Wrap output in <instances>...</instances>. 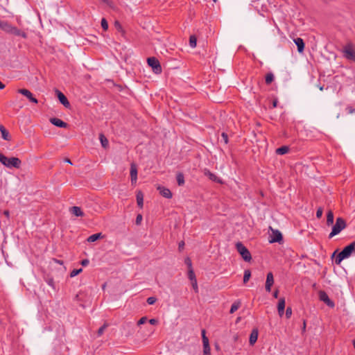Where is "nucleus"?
Returning a JSON list of instances; mask_svg holds the SVG:
<instances>
[{
  "mask_svg": "<svg viewBox=\"0 0 355 355\" xmlns=\"http://www.w3.org/2000/svg\"><path fill=\"white\" fill-rule=\"evenodd\" d=\"M355 252V241L349 245L345 247L341 252L337 254V250L334 251L331 255V258L334 259L335 264L340 265L343 260L349 258Z\"/></svg>",
  "mask_w": 355,
  "mask_h": 355,
  "instance_id": "obj_1",
  "label": "nucleus"
},
{
  "mask_svg": "<svg viewBox=\"0 0 355 355\" xmlns=\"http://www.w3.org/2000/svg\"><path fill=\"white\" fill-rule=\"evenodd\" d=\"M0 162L8 168H19L21 164V161L19 158L15 157H7L2 153H0Z\"/></svg>",
  "mask_w": 355,
  "mask_h": 355,
  "instance_id": "obj_2",
  "label": "nucleus"
},
{
  "mask_svg": "<svg viewBox=\"0 0 355 355\" xmlns=\"http://www.w3.org/2000/svg\"><path fill=\"white\" fill-rule=\"evenodd\" d=\"M346 227V223L345 220L340 217L337 218L336 223L332 227V230L329 234V238L331 239L334 236L338 234L343 230Z\"/></svg>",
  "mask_w": 355,
  "mask_h": 355,
  "instance_id": "obj_3",
  "label": "nucleus"
},
{
  "mask_svg": "<svg viewBox=\"0 0 355 355\" xmlns=\"http://www.w3.org/2000/svg\"><path fill=\"white\" fill-rule=\"evenodd\" d=\"M342 53L345 59L355 62V49L352 43L345 45L343 47Z\"/></svg>",
  "mask_w": 355,
  "mask_h": 355,
  "instance_id": "obj_4",
  "label": "nucleus"
},
{
  "mask_svg": "<svg viewBox=\"0 0 355 355\" xmlns=\"http://www.w3.org/2000/svg\"><path fill=\"white\" fill-rule=\"evenodd\" d=\"M237 251L241 255L242 258L245 261H250L252 259L251 254L248 248L241 242L236 244Z\"/></svg>",
  "mask_w": 355,
  "mask_h": 355,
  "instance_id": "obj_5",
  "label": "nucleus"
},
{
  "mask_svg": "<svg viewBox=\"0 0 355 355\" xmlns=\"http://www.w3.org/2000/svg\"><path fill=\"white\" fill-rule=\"evenodd\" d=\"M148 64L152 68L153 72L156 74L162 73V69L159 60L155 57H150L147 59Z\"/></svg>",
  "mask_w": 355,
  "mask_h": 355,
  "instance_id": "obj_6",
  "label": "nucleus"
},
{
  "mask_svg": "<svg viewBox=\"0 0 355 355\" xmlns=\"http://www.w3.org/2000/svg\"><path fill=\"white\" fill-rule=\"evenodd\" d=\"M102 3H105L110 10L115 13H120L121 9L119 4L113 0H100Z\"/></svg>",
  "mask_w": 355,
  "mask_h": 355,
  "instance_id": "obj_7",
  "label": "nucleus"
},
{
  "mask_svg": "<svg viewBox=\"0 0 355 355\" xmlns=\"http://www.w3.org/2000/svg\"><path fill=\"white\" fill-rule=\"evenodd\" d=\"M318 295H319V298L322 302L325 303L328 306H329L331 308L334 307V306H335L334 302L329 299L328 295L327 294V293L325 291H319Z\"/></svg>",
  "mask_w": 355,
  "mask_h": 355,
  "instance_id": "obj_8",
  "label": "nucleus"
},
{
  "mask_svg": "<svg viewBox=\"0 0 355 355\" xmlns=\"http://www.w3.org/2000/svg\"><path fill=\"white\" fill-rule=\"evenodd\" d=\"M18 93L26 96L31 103H33L35 104H37L38 103V101L35 97H34L33 94L26 89H19L18 90Z\"/></svg>",
  "mask_w": 355,
  "mask_h": 355,
  "instance_id": "obj_9",
  "label": "nucleus"
},
{
  "mask_svg": "<svg viewBox=\"0 0 355 355\" xmlns=\"http://www.w3.org/2000/svg\"><path fill=\"white\" fill-rule=\"evenodd\" d=\"M283 239L282 234L279 230H272V234L270 236L269 242L272 243H280Z\"/></svg>",
  "mask_w": 355,
  "mask_h": 355,
  "instance_id": "obj_10",
  "label": "nucleus"
},
{
  "mask_svg": "<svg viewBox=\"0 0 355 355\" xmlns=\"http://www.w3.org/2000/svg\"><path fill=\"white\" fill-rule=\"evenodd\" d=\"M204 174H205V175L207 176L209 178V179L211 180L213 182H217V183H219V184H223V182L221 178H218L216 174L211 173L208 169H205Z\"/></svg>",
  "mask_w": 355,
  "mask_h": 355,
  "instance_id": "obj_11",
  "label": "nucleus"
},
{
  "mask_svg": "<svg viewBox=\"0 0 355 355\" xmlns=\"http://www.w3.org/2000/svg\"><path fill=\"white\" fill-rule=\"evenodd\" d=\"M273 284H274L273 274L271 272H269L267 274L266 281V286H265L266 291L267 292H270L271 291V287L273 285Z\"/></svg>",
  "mask_w": 355,
  "mask_h": 355,
  "instance_id": "obj_12",
  "label": "nucleus"
},
{
  "mask_svg": "<svg viewBox=\"0 0 355 355\" xmlns=\"http://www.w3.org/2000/svg\"><path fill=\"white\" fill-rule=\"evenodd\" d=\"M56 94L60 103H62L65 107H69L70 106V103L64 94L59 90H56Z\"/></svg>",
  "mask_w": 355,
  "mask_h": 355,
  "instance_id": "obj_13",
  "label": "nucleus"
},
{
  "mask_svg": "<svg viewBox=\"0 0 355 355\" xmlns=\"http://www.w3.org/2000/svg\"><path fill=\"white\" fill-rule=\"evenodd\" d=\"M157 190H159V193L164 198L170 199L172 198L173 195L170 189L164 187L159 186L157 187Z\"/></svg>",
  "mask_w": 355,
  "mask_h": 355,
  "instance_id": "obj_14",
  "label": "nucleus"
},
{
  "mask_svg": "<svg viewBox=\"0 0 355 355\" xmlns=\"http://www.w3.org/2000/svg\"><path fill=\"white\" fill-rule=\"evenodd\" d=\"M50 122L57 126V127H60V128H66L67 126H68V124L65 122H64L63 121H62L61 119H58V118H51L50 119Z\"/></svg>",
  "mask_w": 355,
  "mask_h": 355,
  "instance_id": "obj_15",
  "label": "nucleus"
},
{
  "mask_svg": "<svg viewBox=\"0 0 355 355\" xmlns=\"http://www.w3.org/2000/svg\"><path fill=\"white\" fill-rule=\"evenodd\" d=\"M10 31H8V33H12L15 35H17V36H21L24 38H26V33H24V31H21L20 29L15 27V26H12L11 25L10 26Z\"/></svg>",
  "mask_w": 355,
  "mask_h": 355,
  "instance_id": "obj_16",
  "label": "nucleus"
},
{
  "mask_svg": "<svg viewBox=\"0 0 355 355\" xmlns=\"http://www.w3.org/2000/svg\"><path fill=\"white\" fill-rule=\"evenodd\" d=\"M284 309H285V299L284 297H282L279 300L278 304H277V311L278 314L280 317H282L284 313Z\"/></svg>",
  "mask_w": 355,
  "mask_h": 355,
  "instance_id": "obj_17",
  "label": "nucleus"
},
{
  "mask_svg": "<svg viewBox=\"0 0 355 355\" xmlns=\"http://www.w3.org/2000/svg\"><path fill=\"white\" fill-rule=\"evenodd\" d=\"M294 42L297 47V51L299 53H302L304 49V40L300 37H297L294 39Z\"/></svg>",
  "mask_w": 355,
  "mask_h": 355,
  "instance_id": "obj_18",
  "label": "nucleus"
},
{
  "mask_svg": "<svg viewBox=\"0 0 355 355\" xmlns=\"http://www.w3.org/2000/svg\"><path fill=\"white\" fill-rule=\"evenodd\" d=\"M130 177L132 183H135L137 180V169L133 164H132L130 167Z\"/></svg>",
  "mask_w": 355,
  "mask_h": 355,
  "instance_id": "obj_19",
  "label": "nucleus"
},
{
  "mask_svg": "<svg viewBox=\"0 0 355 355\" xmlns=\"http://www.w3.org/2000/svg\"><path fill=\"white\" fill-rule=\"evenodd\" d=\"M258 331L253 329L250 335L249 343L250 345H253L257 340Z\"/></svg>",
  "mask_w": 355,
  "mask_h": 355,
  "instance_id": "obj_20",
  "label": "nucleus"
},
{
  "mask_svg": "<svg viewBox=\"0 0 355 355\" xmlns=\"http://www.w3.org/2000/svg\"><path fill=\"white\" fill-rule=\"evenodd\" d=\"M0 132L1 133L2 138L6 141H10L11 137L8 130L2 125H0Z\"/></svg>",
  "mask_w": 355,
  "mask_h": 355,
  "instance_id": "obj_21",
  "label": "nucleus"
},
{
  "mask_svg": "<svg viewBox=\"0 0 355 355\" xmlns=\"http://www.w3.org/2000/svg\"><path fill=\"white\" fill-rule=\"evenodd\" d=\"M136 197H137V205L140 208H142L143 205H144V194H143V193L141 191H139L137 193Z\"/></svg>",
  "mask_w": 355,
  "mask_h": 355,
  "instance_id": "obj_22",
  "label": "nucleus"
},
{
  "mask_svg": "<svg viewBox=\"0 0 355 355\" xmlns=\"http://www.w3.org/2000/svg\"><path fill=\"white\" fill-rule=\"evenodd\" d=\"M71 212L76 216H84V213L83 212L80 207H76V206L72 207L71 208Z\"/></svg>",
  "mask_w": 355,
  "mask_h": 355,
  "instance_id": "obj_23",
  "label": "nucleus"
},
{
  "mask_svg": "<svg viewBox=\"0 0 355 355\" xmlns=\"http://www.w3.org/2000/svg\"><path fill=\"white\" fill-rule=\"evenodd\" d=\"M102 237H103V235L101 233L94 234L89 236L87 238V241L89 243H93Z\"/></svg>",
  "mask_w": 355,
  "mask_h": 355,
  "instance_id": "obj_24",
  "label": "nucleus"
},
{
  "mask_svg": "<svg viewBox=\"0 0 355 355\" xmlns=\"http://www.w3.org/2000/svg\"><path fill=\"white\" fill-rule=\"evenodd\" d=\"M11 24H9L8 21H1L0 20V28L3 31L8 33L10 28Z\"/></svg>",
  "mask_w": 355,
  "mask_h": 355,
  "instance_id": "obj_25",
  "label": "nucleus"
},
{
  "mask_svg": "<svg viewBox=\"0 0 355 355\" xmlns=\"http://www.w3.org/2000/svg\"><path fill=\"white\" fill-rule=\"evenodd\" d=\"M334 214L332 211L329 210L327 214V225L328 226L332 225L334 223Z\"/></svg>",
  "mask_w": 355,
  "mask_h": 355,
  "instance_id": "obj_26",
  "label": "nucleus"
},
{
  "mask_svg": "<svg viewBox=\"0 0 355 355\" xmlns=\"http://www.w3.org/2000/svg\"><path fill=\"white\" fill-rule=\"evenodd\" d=\"M99 139H100V141H101V144L102 146L104 148H106L108 147L109 141H108L107 139L104 136V135L101 134L99 135Z\"/></svg>",
  "mask_w": 355,
  "mask_h": 355,
  "instance_id": "obj_27",
  "label": "nucleus"
},
{
  "mask_svg": "<svg viewBox=\"0 0 355 355\" xmlns=\"http://www.w3.org/2000/svg\"><path fill=\"white\" fill-rule=\"evenodd\" d=\"M176 180H177L178 184L179 186H182L184 184V182H185L184 176L182 173H178L176 175Z\"/></svg>",
  "mask_w": 355,
  "mask_h": 355,
  "instance_id": "obj_28",
  "label": "nucleus"
},
{
  "mask_svg": "<svg viewBox=\"0 0 355 355\" xmlns=\"http://www.w3.org/2000/svg\"><path fill=\"white\" fill-rule=\"evenodd\" d=\"M288 150H289V148L288 146H283L276 149V153L277 155H284V154L287 153L288 152Z\"/></svg>",
  "mask_w": 355,
  "mask_h": 355,
  "instance_id": "obj_29",
  "label": "nucleus"
},
{
  "mask_svg": "<svg viewBox=\"0 0 355 355\" xmlns=\"http://www.w3.org/2000/svg\"><path fill=\"white\" fill-rule=\"evenodd\" d=\"M241 306V302L239 301H235L231 306V309L230 311V313H234L236 311H237Z\"/></svg>",
  "mask_w": 355,
  "mask_h": 355,
  "instance_id": "obj_30",
  "label": "nucleus"
},
{
  "mask_svg": "<svg viewBox=\"0 0 355 355\" xmlns=\"http://www.w3.org/2000/svg\"><path fill=\"white\" fill-rule=\"evenodd\" d=\"M274 75L272 73L270 72V73H268L266 76V83L267 85H269L270 84L273 80H274Z\"/></svg>",
  "mask_w": 355,
  "mask_h": 355,
  "instance_id": "obj_31",
  "label": "nucleus"
},
{
  "mask_svg": "<svg viewBox=\"0 0 355 355\" xmlns=\"http://www.w3.org/2000/svg\"><path fill=\"white\" fill-rule=\"evenodd\" d=\"M197 44V38L195 35H191L189 37V46L191 48H195Z\"/></svg>",
  "mask_w": 355,
  "mask_h": 355,
  "instance_id": "obj_32",
  "label": "nucleus"
},
{
  "mask_svg": "<svg viewBox=\"0 0 355 355\" xmlns=\"http://www.w3.org/2000/svg\"><path fill=\"white\" fill-rule=\"evenodd\" d=\"M251 277V272L250 270H245L243 275V282L246 283Z\"/></svg>",
  "mask_w": 355,
  "mask_h": 355,
  "instance_id": "obj_33",
  "label": "nucleus"
},
{
  "mask_svg": "<svg viewBox=\"0 0 355 355\" xmlns=\"http://www.w3.org/2000/svg\"><path fill=\"white\" fill-rule=\"evenodd\" d=\"M202 343L203 346L205 345H209V339L205 335V330H202Z\"/></svg>",
  "mask_w": 355,
  "mask_h": 355,
  "instance_id": "obj_34",
  "label": "nucleus"
},
{
  "mask_svg": "<svg viewBox=\"0 0 355 355\" xmlns=\"http://www.w3.org/2000/svg\"><path fill=\"white\" fill-rule=\"evenodd\" d=\"M83 271L82 268L74 269L70 272V277H74Z\"/></svg>",
  "mask_w": 355,
  "mask_h": 355,
  "instance_id": "obj_35",
  "label": "nucleus"
},
{
  "mask_svg": "<svg viewBox=\"0 0 355 355\" xmlns=\"http://www.w3.org/2000/svg\"><path fill=\"white\" fill-rule=\"evenodd\" d=\"M45 281L49 286H50L53 288H55V283L52 277H48L45 279Z\"/></svg>",
  "mask_w": 355,
  "mask_h": 355,
  "instance_id": "obj_36",
  "label": "nucleus"
},
{
  "mask_svg": "<svg viewBox=\"0 0 355 355\" xmlns=\"http://www.w3.org/2000/svg\"><path fill=\"white\" fill-rule=\"evenodd\" d=\"M189 279L191 281H195L196 279V275L194 274V272L193 269L189 270V274H188Z\"/></svg>",
  "mask_w": 355,
  "mask_h": 355,
  "instance_id": "obj_37",
  "label": "nucleus"
},
{
  "mask_svg": "<svg viewBox=\"0 0 355 355\" xmlns=\"http://www.w3.org/2000/svg\"><path fill=\"white\" fill-rule=\"evenodd\" d=\"M107 324H104L103 326H101L98 329V332H97L98 336H101L103 334V332H104L105 329L107 328Z\"/></svg>",
  "mask_w": 355,
  "mask_h": 355,
  "instance_id": "obj_38",
  "label": "nucleus"
},
{
  "mask_svg": "<svg viewBox=\"0 0 355 355\" xmlns=\"http://www.w3.org/2000/svg\"><path fill=\"white\" fill-rule=\"evenodd\" d=\"M210 353L211 349L209 345L203 346V355H210Z\"/></svg>",
  "mask_w": 355,
  "mask_h": 355,
  "instance_id": "obj_39",
  "label": "nucleus"
},
{
  "mask_svg": "<svg viewBox=\"0 0 355 355\" xmlns=\"http://www.w3.org/2000/svg\"><path fill=\"white\" fill-rule=\"evenodd\" d=\"M101 26L104 31H107L108 28V23L105 18L101 19Z\"/></svg>",
  "mask_w": 355,
  "mask_h": 355,
  "instance_id": "obj_40",
  "label": "nucleus"
},
{
  "mask_svg": "<svg viewBox=\"0 0 355 355\" xmlns=\"http://www.w3.org/2000/svg\"><path fill=\"white\" fill-rule=\"evenodd\" d=\"M285 314H286V318H290L291 317V315H292V309H291V307L288 306V307L286 308Z\"/></svg>",
  "mask_w": 355,
  "mask_h": 355,
  "instance_id": "obj_41",
  "label": "nucleus"
},
{
  "mask_svg": "<svg viewBox=\"0 0 355 355\" xmlns=\"http://www.w3.org/2000/svg\"><path fill=\"white\" fill-rule=\"evenodd\" d=\"M157 299L155 297H149L147 299V303L150 305L154 304L156 302Z\"/></svg>",
  "mask_w": 355,
  "mask_h": 355,
  "instance_id": "obj_42",
  "label": "nucleus"
},
{
  "mask_svg": "<svg viewBox=\"0 0 355 355\" xmlns=\"http://www.w3.org/2000/svg\"><path fill=\"white\" fill-rule=\"evenodd\" d=\"M184 262L187 264V266H188L189 270L192 269V263H191V259L189 257L185 259Z\"/></svg>",
  "mask_w": 355,
  "mask_h": 355,
  "instance_id": "obj_43",
  "label": "nucleus"
},
{
  "mask_svg": "<svg viewBox=\"0 0 355 355\" xmlns=\"http://www.w3.org/2000/svg\"><path fill=\"white\" fill-rule=\"evenodd\" d=\"M323 213V210L321 207H319L316 211V217L320 218L322 217Z\"/></svg>",
  "mask_w": 355,
  "mask_h": 355,
  "instance_id": "obj_44",
  "label": "nucleus"
},
{
  "mask_svg": "<svg viewBox=\"0 0 355 355\" xmlns=\"http://www.w3.org/2000/svg\"><path fill=\"white\" fill-rule=\"evenodd\" d=\"M221 137H222L224 143L225 144H227L228 143V136H227V135L226 133H225V132H223L221 134Z\"/></svg>",
  "mask_w": 355,
  "mask_h": 355,
  "instance_id": "obj_45",
  "label": "nucleus"
},
{
  "mask_svg": "<svg viewBox=\"0 0 355 355\" xmlns=\"http://www.w3.org/2000/svg\"><path fill=\"white\" fill-rule=\"evenodd\" d=\"M147 320V318L146 317H142L141 318L138 322H137V324L138 325H141V324H144Z\"/></svg>",
  "mask_w": 355,
  "mask_h": 355,
  "instance_id": "obj_46",
  "label": "nucleus"
},
{
  "mask_svg": "<svg viewBox=\"0 0 355 355\" xmlns=\"http://www.w3.org/2000/svg\"><path fill=\"white\" fill-rule=\"evenodd\" d=\"M142 220V216L141 214H138L136 218V224L139 225L141 223Z\"/></svg>",
  "mask_w": 355,
  "mask_h": 355,
  "instance_id": "obj_47",
  "label": "nucleus"
},
{
  "mask_svg": "<svg viewBox=\"0 0 355 355\" xmlns=\"http://www.w3.org/2000/svg\"><path fill=\"white\" fill-rule=\"evenodd\" d=\"M89 263V261L87 259L82 260L81 265L83 266H87Z\"/></svg>",
  "mask_w": 355,
  "mask_h": 355,
  "instance_id": "obj_48",
  "label": "nucleus"
},
{
  "mask_svg": "<svg viewBox=\"0 0 355 355\" xmlns=\"http://www.w3.org/2000/svg\"><path fill=\"white\" fill-rule=\"evenodd\" d=\"M192 286H193V289L196 291V292H198V288L196 280H195L192 282Z\"/></svg>",
  "mask_w": 355,
  "mask_h": 355,
  "instance_id": "obj_49",
  "label": "nucleus"
},
{
  "mask_svg": "<svg viewBox=\"0 0 355 355\" xmlns=\"http://www.w3.org/2000/svg\"><path fill=\"white\" fill-rule=\"evenodd\" d=\"M346 110L349 114H352L355 111V109L352 108V107H347Z\"/></svg>",
  "mask_w": 355,
  "mask_h": 355,
  "instance_id": "obj_50",
  "label": "nucleus"
},
{
  "mask_svg": "<svg viewBox=\"0 0 355 355\" xmlns=\"http://www.w3.org/2000/svg\"><path fill=\"white\" fill-rule=\"evenodd\" d=\"M157 322H157V320L156 319H155V318H152V319H150V320H149V323H150V324H153V325L157 324Z\"/></svg>",
  "mask_w": 355,
  "mask_h": 355,
  "instance_id": "obj_51",
  "label": "nucleus"
},
{
  "mask_svg": "<svg viewBox=\"0 0 355 355\" xmlns=\"http://www.w3.org/2000/svg\"><path fill=\"white\" fill-rule=\"evenodd\" d=\"M184 246V241H181L179 243V245H178V248L179 249L181 250L182 249H183Z\"/></svg>",
  "mask_w": 355,
  "mask_h": 355,
  "instance_id": "obj_52",
  "label": "nucleus"
},
{
  "mask_svg": "<svg viewBox=\"0 0 355 355\" xmlns=\"http://www.w3.org/2000/svg\"><path fill=\"white\" fill-rule=\"evenodd\" d=\"M277 103H278V101L277 99H275L273 101H272V107H276L277 105Z\"/></svg>",
  "mask_w": 355,
  "mask_h": 355,
  "instance_id": "obj_53",
  "label": "nucleus"
},
{
  "mask_svg": "<svg viewBox=\"0 0 355 355\" xmlns=\"http://www.w3.org/2000/svg\"><path fill=\"white\" fill-rule=\"evenodd\" d=\"M3 214L7 217V218H9V216H10V212L8 210H5L3 211Z\"/></svg>",
  "mask_w": 355,
  "mask_h": 355,
  "instance_id": "obj_54",
  "label": "nucleus"
},
{
  "mask_svg": "<svg viewBox=\"0 0 355 355\" xmlns=\"http://www.w3.org/2000/svg\"><path fill=\"white\" fill-rule=\"evenodd\" d=\"M54 261H55V263H57L60 264V265H62V264H63V261H62V260H59V259H54Z\"/></svg>",
  "mask_w": 355,
  "mask_h": 355,
  "instance_id": "obj_55",
  "label": "nucleus"
},
{
  "mask_svg": "<svg viewBox=\"0 0 355 355\" xmlns=\"http://www.w3.org/2000/svg\"><path fill=\"white\" fill-rule=\"evenodd\" d=\"M278 293H279V291L277 290L275 291L274 293H273V297L275 298H277L278 297Z\"/></svg>",
  "mask_w": 355,
  "mask_h": 355,
  "instance_id": "obj_56",
  "label": "nucleus"
},
{
  "mask_svg": "<svg viewBox=\"0 0 355 355\" xmlns=\"http://www.w3.org/2000/svg\"><path fill=\"white\" fill-rule=\"evenodd\" d=\"M5 87V85L0 81V90Z\"/></svg>",
  "mask_w": 355,
  "mask_h": 355,
  "instance_id": "obj_57",
  "label": "nucleus"
},
{
  "mask_svg": "<svg viewBox=\"0 0 355 355\" xmlns=\"http://www.w3.org/2000/svg\"><path fill=\"white\" fill-rule=\"evenodd\" d=\"M306 329V322L304 320L303 325H302V331H305Z\"/></svg>",
  "mask_w": 355,
  "mask_h": 355,
  "instance_id": "obj_58",
  "label": "nucleus"
},
{
  "mask_svg": "<svg viewBox=\"0 0 355 355\" xmlns=\"http://www.w3.org/2000/svg\"><path fill=\"white\" fill-rule=\"evenodd\" d=\"M65 162H67V163L71 164L70 159H66Z\"/></svg>",
  "mask_w": 355,
  "mask_h": 355,
  "instance_id": "obj_59",
  "label": "nucleus"
},
{
  "mask_svg": "<svg viewBox=\"0 0 355 355\" xmlns=\"http://www.w3.org/2000/svg\"><path fill=\"white\" fill-rule=\"evenodd\" d=\"M353 345H354V349H355V340H354V342H353Z\"/></svg>",
  "mask_w": 355,
  "mask_h": 355,
  "instance_id": "obj_60",
  "label": "nucleus"
}]
</instances>
